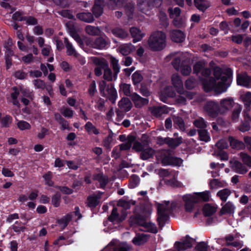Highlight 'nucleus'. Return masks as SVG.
<instances>
[{
	"label": "nucleus",
	"mask_w": 251,
	"mask_h": 251,
	"mask_svg": "<svg viewBox=\"0 0 251 251\" xmlns=\"http://www.w3.org/2000/svg\"><path fill=\"white\" fill-rule=\"evenodd\" d=\"M184 209L187 212H192L204 200V192H194L182 196Z\"/></svg>",
	"instance_id": "f257e3e1"
},
{
	"label": "nucleus",
	"mask_w": 251,
	"mask_h": 251,
	"mask_svg": "<svg viewBox=\"0 0 251 251\" xmlns=\"http://www.w3.org/2000/svg\"><path fill=\"white\" fill-rule=\"evenodd\" d=\"M149 48L153 51L163 50L166 46V36L165 34L160 31L152 32L150 35L148 41Z\"/></svg>",
	"instance_id": "f03ea898"
},
{
	"label": "nucleus",
	"mask_w": 251,
	"mask_h": 251,
	"mask_svg": "<svg viewBox=\"0 0 251 251\" xmlns=\"http://www.w3.org/2000/svg\"><path fill=\"white\" fill-rule=\"evenodd\" d=\"M174 206L170 201H164L162 203L157 204V221L159 226L162 227L167 221L168 215L171 213Z\"/></svg>",
	"instance_id": "7ed1b4c3"
},
{
	"label": "nucleus",
	"mask_w": 251,
	"mask_h": 251,
	"mask_svg": "<svg viewBox=\"0 0 251 251\" xmlns=\"http://www.w3.org/2000/svg\"><path fill=\"white\" fill-rule=\"evenodd\" d=\"M156 158L164 165L180 166L182 160L177 157L172 156L168 151H160L157 152Z\"/></svg>",
	"instance_id": "20e7f679"
},
{
	"label": "nucleus",
	"mask_w": 251,
	"mask_h": 251,
	"mask_svg": "<svg viewBox=\"0 0 251 251\" xmlns=\"http://www.w3.org/2000/svg\"><path fill=\"white\" fill-rule=\"evenodd\" d=\"M209 65L213 70V75L216 80H222V77H227V75H229L228 78H232L233 72L231 68H227L223 70L219 66H213L215 64L213 61L210 62Z\"/></svg>",
	"instance_id": "39448f33"
},
{
	"label": "nucleus",
	"mask_w": 251,
	"mask_h": 251,
	"mask_svg": "<svg viewBox=\"0 0 251 251\" xmlns=\"http://www.w3.org/2000/svg\"><path fill=\"white\" fill-rule=\"evenodd\" d=\"M126 0H110L107 3L109 8L115 9L116 7L124 6L126 14L129 18H132V12L133 6L132 3L129 2L125 4Z\"/></svg>",
	"instance_id": "423d86ee"
},
{
	"label": "nucleus",
	"mask_w": 251,
	"mask_h": 251,
	"mask_svg": "<svg viewBox=\"0 0 251 251\" xmlns=\"http://www.w3.org/2000/svg\"><path fill=\"white\" fill-rule=\"evenodd\" d=\"M227 75V77H222V80L216 83L214 91L216 95H218L226 92L227 89L230 86L232 78H228L229 75Z\"/></svg>",
	"instance_id": "0eeeda50"
},
{
	"label": "nucleus",
	"mask_w": 251,
	"mask_h": 251,
	"mask_svg": "<svg viewBox=\"0 0 251 251\" xmlns=\"http://www.w3.org/2000/svg\"><path fill=\"white\" fill-rule=\"evenodd\" d=\"M91 61L95 65L94 69L95 74L96 76H100L102 75V72L108 65L107 61L103 58L97 57H91Z\"/></svg>",
	"instance_id": "6e6552de"
},
{
	"label": "nucleus",
	"mask_w": 251,
	"mask_h": 251,
	"mask_svg": "<svg viewBox=\"0 0 251 251\" xmlns=\"http://www.w3.org/2000/svg\"><path fill=\"white\" fill-rule=\"evenodd\" d=\"M205 111H206L212 117H216L219 114H221L220 105L214 101H206L205 103Z\"/></svg>",
	"instance_id": "1a4fd4ad"
},
{
	"label": "nucleus",
	"mask_w": 251,
	"mask_h": 251,
	"mask_svg": "<svg viewBox=\"0 0 251 251\" xmlns=\"http://www.w3.org/2000/svg\"><path fill=\"white\" fill-rule=\"evenodd\" d=\"M161 4V0H141L138 3V9L141 13H147L149 8L152 5V6H158Z\"/></svg>",
	"instance_id": "9d476101"
},
{
	"label": "nucleus",
	"mask_w": 251,
	"mask_h": 251,
	"mask_svg": "<svg viewBox=\"0 0 251 251\" xmlns=\"http://www.w3.org/2000/svg\"><path fill=\"white\" fill-rule=\"evenodd\" d=\"M127 214L125 211H122L120 213L118 211L116 207L113 208L111 214L108 217L109 221L114 224H118L125 220Z\"/></svg>",
	"instance_id": "9b49d317"
},
{
	"label": "nucleus",
	"mask_w": 251,
	"mask_h": 251,
	"mask_svg": "<svg viewBox=\"0 0 251 251\" xmlns=\"http://www.w3.org/2000/svg\"><path fill=\"white\" fill-rule=\"evenodd\" d=\"M158 174L162 177H170V179H166L165 182L169 185H175L176 182V175L174 172H169L168 170L160 169L158 171Z\"/></svg>",
	"instance_id": "f8f14e48"
},
{
	"label": "nucleus",
	"mask_w": 251,
	"mask_h": 251,
	"mask_svg": "<svg viewBox=\"0 0 251 251\" xmlns=\"http://www.w3.org/2000/svg\"><path fill=\"white\" fill-rule=\"evenodd\" d=\"M237 84L248 88H251V76L246 73L237 74L236 77Z\"/></svg>",
	"instance_id": "ddd939ff"
},
{
	"label": "nucleus",
	"mask_w": 251,
	"mask_h": 251,
	"mask_svg": "<svg viewBox=\"0 0 251 251\" xmlns=\"http://www.w3.org/2000/svg\"><path fill=\"white\" fill-rule=\"evenodd\" d=\"M231 169L235 173L244 175L248 171L247 167L241 162L238 160L231 161L229 162Z\"/></svg>",
	"instance_id": "4468645a"
},
{
	"label": "nucleus",
	"mask_w": 251,
	"mask_h": 251,
	"mask_svg": "<svg viewBox=\"0 0 251 251\" xmlns=\"http://www.w3.org/2000/svg\"><path fill=\"white\" fill-rule=\"evenodd\" d=\"M102 194L99 191L89 196L87 198V205L91 208L95 207L100 203Z\"/></svg>",
	"instance_id": "2eb2a0df"
},
{
	"label": "nucleus",
	"mask_w": 251,
	"mask_h": 251,
	"mask_svg": "<svg viewBox=\"0 0 251 251\" xmlns=\"http://www.w3.org/2000/svg\"><path fill=\"white\" fill-rule=\"evenodd\" d=\"M131 99L136 107H141L147 104L149 102L148 99L141 97L136 93H133L131 95Z\"/></svg>",
	"instance_id": "dca6fc26"
},
{
	"label": "nucleus",
	"mask_w": 251,
	"mask_h": 251,
	"mask_svg": "<svg viewBox=\"0 0 251 251\" xmlns=\"http://www.w3.org/2000/svg\"><path fill=\"white\" fill-rule=\"evenodd\" d=\"M234 103L233 99L231 97H228L222 99L220 101V108L221 109V114L225 113L231 108Z\"/></svg>",
	"instance_id": "f3484780"
},
{
	"label": "nucleus",
	"mask_w": 251,
	"mask_h": 251,
	"mask_svg": "<svg viewBox=\"0 0 251 251\" xmlns=\"http://www.w3.org/2000/svg\"><path fill=\"white\" fill-rule=\"evenodd\" d=\"M235 207L231 201H228L223 205L222 208L219 212L220 216L224 215H231L234 213Z\"/></svg>",
	"instance_id": "a211bd4d"
},
{
	"label": "nucleus",
	"mask_w": 251,
	"mask_h": 251,
	"mask_svg": "<svg viewBox=\"0 0 251 251\" xmlns=\"http://www.w3.org/2000/svg\"><path fill=\"white\" fill-rule=\"evenodd\" d=\"M129 31L132 38H133V42L134 43H136L141 41L145 35V33L137 27H131L130 28Z\"/></svg>",
	"instance_id": "6ab92c4d"
},
{
	"label": "nucleus",
	"mask_w": 251,
	"mask_h": 251,
	"mask_svg": "<svg viewBox=\"0 0 251 251\" xmlns=\"http://www.w3.org/2000/svg\"><path fill=\"white\" fill-rule=\"evenodd\" d=\"M118 241L114 239L108 244V247L113 246V251H128L130 249L129 246L126 243H123L117 245Z\"/></svg>",
	"instance_id": "aec40b11"
},
{
	"label": "nucleus",
	"mask_w": 251,
	"mask_h": 251,
	"mask_svg": "<svg viewBox=\"0 0 251 251\" xmlns=\"http://www.w3.org/2000/svg\"><path fill=\"white\" fill-rule=\"evenodd\" d=\"M172 83L179 94H181L183 88V83L180 76L174 74L172 76Z\"/></svg>",
	"instance_id": "412c9836"
},
{
	"label": "nucleus",
	"mask_w": 251,
	"mask_h": 251,
	"mask_svg": "<svg viewBox=\"0 0 251 251\" xmlns=\"http://www.w3.org/2000/svg\"><path fill=\"white\" fill-rule=\"evenodd\" d=\"M170 16L171 18L174 19L173 23L176 26H179L181 23L180 21H178L176 19L177 18L181 12V10L179 8L176 7L174 9L170 8L168 9Z\"/></svg>",
	"instance_id": "4be33fe9"
},
{
	"label": "nucleus",
	"mask_w": 251,
	"mask_h": 251,
	"mask_svg": "<svg viewBox=\"0 0 251 251\" xmlns=\"http://www.w3.org/2000/svg\"><path fill=\"white\" fill-rule=\"evenodd\" d=\"M87 44L94 48L102 49L105 47L106 45V42L102 38L99 37L94 41L91 40L88 41Z\"/></svg>",
	"instance_id": "5701e85b"
},
{
	"label": "nucleus",
	"mask_w": 251,
	"mask_h": 251,
	"mask_svg": "<svg viewBox=\"0 0 251 251\" xmlns=\"http://www.w3.org/2000/svg\"><path fill=\"white\" fill-rule=\"evenodd\" d=\"M228 141L230 146L235 150H244L246 148V145L242 141H239L232 136L228 137Z\"/></svg>",
	"instance_id": "b1692460"
},
{
	"label": "nucleus",
	"mask_w": 251,
	"mask_h": 251,
	"mask_svg": "<svg viewBox=\"0 0 251 251\" xmlns=\"http://www.w3.org/2000/svg\"><path fill=\"white\" fill-rule=\"evenodd\" d=\"M170 35L172 41L176 43L182 42L185 38L184 33L179 30H172Z\"/></svg>",
	"instance_id": "393cba45"
},
{
	"label": "nucleus",
	"mask_w": 251,
	"mask_h": 251,
	"mask_svg": "<svg viewBox=\"0 0 251 251\" xmlns=\"http://www.w3.org/2000/svg\"><path fill=\"white\" fill-rule=\"evenodd\" d=\"M194 73L196 74L200 79L202 80L204 76V66L202 61L196 63L193 67Z\"/></svg>",
	"instance_id": "a878e982"
},
{
	"label": "nucleus",
	"mask_w": 251,
	"mask_h": 251,
	"mask_svg": "<svg viewBox=\"0 0 251 251\" xmlns=\"http://www.w3.org/2000/svg\"><path fill=\"white\" fill-rule=\"evenodd\" d=\"M217 80L213 77H210L209 79L205 78V93H208L214 91Z\"/></svg>",
	"instance_id": "bb28decb"
},
{
	"label": "nucleus",
	"mask_w": 251,
	"mask_h": 251,
	"mask_svg": "<svg viewBox=\"0 0 251 251\" xmlns=\"http://www.w3.org/2000/svg\"><path fill=\"white\" fill-rule=\"evenodd\" d=\"M105 93L106 95L103 96L109 99L112 103H115L117 98V93L116 89L112 85L108 86Z\"/></svg>",
	"instance_id": "cd10ccee"
},
{
	"label": "nucleus",
	"mask_w": 251,
	"mask_h": 251,
	"mask_svg": "<svg viewBox=\"0 0 251 251\" xmlns=\"http://www.w3.org/2000/svg\"><path fill=\"white\" fill-rule=\"evenodd\" d=\"M154 153V150L151 147L145 145L140 153V157L143 160H146L151 157Z\"/></svg>",
	"instance_id": "c85d7f7f"
},
{
	"label": "nucleus",
	"mask_w": 251,
	"mask_h": 251,
	"mask_svg": "<svg viewBox=\"0 0 251 251\" xmlns=\"http://www.w3.org/2000/svg\"><path fill=\"white\" fill-rule=\"evenodd\" d=\"M118 105L121 110L127 112L131 108L132 103L129 99L123 98L119 102Z\"/></svg>",
	"instance_id": "c756f323"
},
{
	"label": "nucleus",
	"mask_w": 251,
	"mask_h": 251,
	"mask_svg": "<svg viewBox=\"0 0 251 251\" xmlns=\"http://www.w3.org/2000/svg\"><path fill=\"white\" fill-rule=\"evenodd\" d=\"M134 49V46L131 43H129L122 45L118 48V50L123 55H127L129 54Z\"/></svg>",
	"instance_id": "7c9ffc66"
},
{
	"label": "nucleus",
	"mask_w": 251,
	"mask_h": 251,
	"mask_svg": "<svg viewBox=\"0 0 251 251\" xmlns=\"http://www.w3.org/2000/svg\"><path fill=\"white\" fill-rule=\"evenodd\" d=\"M93 179L98 180L100 182L101 188L104 187L108 182L107 176L100 173L94 175Z\"/></svg>",
	"instance_id": "2f4dec72"
},
{
	"label": "nucleus",
	"mask_w": 251,
	"mask_h": 251,
	"mask_svg": "<svg viewBox=\"0 0 251 251\" xmlns=\"http://www.w3.org/2000/svg\"><path fill=\"white\" fill-rule=\"evenodd\" d=\"M141 226L143 228L141 229L142 230L150 232L153 233H156L157 232V229L156 226L154 224L152 223L144 222L141 224Z\"/></svg>",
	"instance_id": "473e14b6"
},
{
	"label": "nucleus",
	"mask_w": 251,
	"mask_h": 251,
	"mask_svg": "<svg viewBox=\"0 0 251 251\" xmlns=\"http://www.w3.org/2000/svg\"><path fill=\"white\" fill-rule=\"evenodd\" d=\"M65 43L67 49V54L68 55H72L75 57H77L79 54L76 51L73 45L68 42L67 38H65Z\"/></svg>",
	"instance_id": "72a5a7b5"
},
{
	"label": "nucleus",
	"mask_w": 251,
	"mask_h": 251,
	"mask_svg": "<svg viewBox=\"0 0 251 251\" xmlns=\"http://www.w3.org/2000/svg\"><path fill=\"white\" fill-rule=\"evenodd\" d=\"M111 31L113 35L121 39H125L128 36V33L121 28H113Z\"/></svg>",
	"instance_id": "f704fd0d"
},
{
	"label": "nucleus",
	"mask_w": 251,
	"mask_h": 251,
	"mask_svg": "<svg viewBox=\"0 0 251 251\" xmlns=\"http://www.w3.org/2000/svg\"><path fill=\"white\" fill-rule=\"evenodd\" d=\"M77 17L81 21L87 23H92L94 21V18L91 13H80L77 14Z\"/></svg>",
	"instance_id": "c9c22d12"
},
{
	"label": "nucleus",
	"mask_w": 251,
	"mask_h": 251,
	"mask_svg": "<svg viewBox=\"0 0 251 251\" xmlns=\"http://www.w3.org/2000/svg\"><path fill=\"white\" fill-rule=\"evenodd\" d=\"M148 239L147 235L145 234H138L133 239L132 242L136 245H141L146 243Z\"/></svg>",
	"instance_id": "e433bc0d"
},
{
	"label": "nucleus",
	"mask_w": 251,
	"mask_h": 251,
	"mask_svg": "<svg viewBox=\"0 0 251 251\" xmlns=\"http://www.w3.org/2000/svg\"><path fill=\"white\" fill-rule=\"evenodd\" d=\"M182 142V138L181 137L177 138H171L168 137L167 145L169 147L172 149H175L179 146Z\"/></svg>",
	"instance_id": "4c0bfd02"
},
{
	"label": "nucleus",
	"mask_w": 251,
	"mask_h": 251,
	"mask_svg": "<svg viewBox=\"0 0 251 251\" xmlns=\"http://www.w3.org/2000/svg\"><path fill=\"white\" fill-rule=\"evenodd\" d=\"M72 218L71 214H68L60 220H58V223L60 228L62 229H64L68 225L69 222L71 221Z\"/></svg>",
	"instance_id": "58836bf2"
},
{
	"label": "nucleus",
	"mask_w": 251,
	"mask_h": 251,
	"mask_svg": "<svg viewBox=\"0 0 251 251\" xmlns=\"http://www.w3.org/2000/svg\"><path fill=\"white\" fill-rule=\"evenodd\" d=\"M231 191L227 188H225L219 191L217 193V196L220 198L223 202H226L227 197L230 195Z\"/></svg>",
	"instance_id": "ea45409f"
},
{
	"label": "nucleus",
	"mask_w": 251,
	"mask_h": 251,
	"mask_svg": "<svg viewBox=\"0 0 251 251\" xmlns=\"http://www.w3.org/2000/svg\"><path fill=\"white\" fill-rule=\"evenodd\" d=\"M217 206L205 203V217L213 215L217 211Z\"/></svg>",
	"instance_id": "a19ab883"
},
{
	"label": "nucleus",
	"mask_w": 251,
	"mask_h": 251,
	"mask_svg": "<svg viewBox=\"0 0 251 251\" xmlns=\"http://www.w3.org/2000/svg\"><path fill=\"white\" fill-rule=\"evenodd\" d=\"M242 99L246 109L249 110L251 105V92H247L243 95Z\"/></svg>",
	"instance_id": "79ce46f5"
},
{
	"label": "nucleus",
	"mask_w": 251,
	"mask_h": 251,
	"mask_svg": "<svg viewBox=\"0 0 251 251\" xmlns=\"http://www.w3.org/2000/svg\"><path fill=\"white\" fill-rule=\"evenodd\" d=\"M183 75H188L192 71L191 67L185 61H182L181 67L178 70Z\"/></svg>",
	"instance_id": "37998d69"
},
{
	"label": "nucleus",
	"mask_w": 251,
	"mask_h": 251,
	"mask_svg": "<svg viewBox=\"0 0 251 251\" xmlns=\"http://www.w3.org/2000/svg\"><path fill=\"white\" fill-rule=\"evenodd\" d=\"M85 130L89 133H93L96 135L99 134V130L90 122H88L85 125Z\"/></svg>",
	"instance_id": "c03bdc74"
},
{
	"label": "nucleus",
	"mask_w": 251,
	"mask_h": 251,
	"mask_svg": "<svg viewBox=\"0 0 251 251\" xmlns=\"http://www.w3.org/2000/svg\"><path fill=\"white\" fill-rule=\"evenodd\" d=\"M183 58V55L179 54L172 61V65L176 70L178 71L179 70L182 62L184 61Z\"/></svg>",
	"instance_id": "a18cd8bd"
},
{
	"label": "nucleus",
	"mask_w": 251,
	"mask_h": 251,
	"mask_svg": "<svg viewBox=\"0 0 251 251\" xmlns=\"http://www.w3.org/2000/svg\"><path fill=\"white\" fill-rule=\"evenodd\" d=\"M240 157L244 165L251 167V156L250 155L247 153L241 152L240 153Z\"/></svg>",
	"instance_id": "49530a36"
},
{
	"label": "nucleus",
	"mask_w": 251,
	"mask_h": 251,
	"mask_svg": "<svg viewBox=\"0 0 251 251\" xmlns=\"http://www.w3.org/2000/svg\"><path fill=\"white\" fill-rule=\"evenodd\" d=\"M166 112V106L154 107L151 110L152 114L156 116L159 117L162 116V114Z\"/></svg>",
	"instance_id": "de8ad7c7"
},
{
	"label": "nucleus",
	"mask_w": 251,
	"mask_h": 251,
	"mask_svg": "<svg viewBox=\"0 0 251 251\" xmlns=\"http://www.w3.org/2000/svg\"><path fill=\"white\" fill-rule=\"evenodd\" d=\"M131 85L126 83H122L120 85V91H122L126 96L130 97L132 93L130 92Z\"/></svg>",
	"instance_id": "09e8293b"
},
{
	"label": "nucleus",
	"mask_w": 251,
	"mask_h": 251,
	"mask_svg": "<svg viewBox=\"0 0 251 251\" xmlns=\"http://www.w3.org/2000/svg\"><path fill=\"white\" fill-rule=\"evenodd\" d=\"M113 133L111 130H110L108 135L103 140V145L106 148H110L113 142Z\"/></svg>",
	"instance_id": "8fccbe9b"
},
{
	"label": "nucleus",
	"mask_w": 251,
	"mask_h": 251,
	"mask_svg": "<svg viewBox=\"0 0 251 251\" xmlns=\"http://www.w3.org/2000/svg\"><path fill=\"white\" fill-rule=\"evenodd\" d=\"M134 140V138L132 136L128 137L127 140L120 146L121 150H126L130 148L132 145V143Z\"/></svg>",
	"instance_id": "3c124183"
},
{
	"label": "nucleus",
	"mask_w": 251,
	"mask_h": 251,
	"mask_svg": "<svg viewBox=\"0 0 251 251\" xmlns=\"http://www.w3.org/2000/svg\"><path fill=\"white\" fill-rule=\"evenodd\" d=\"M85 30L88 34L91 35H97L100 32L99 28L91 25H87L86 27Z\"/></svg>",
	"instance_id": "603ef678"
},
{
	"label": "nucleus",
	"mask_w": 251,
	"mask_h": 251,
	"mask_svg": "<svg viewBox=\"0 0 251 251\" xmlns=\"http://www.w3.org/2000/svg\"><path fill=\"white\" fill-rule=\"evenodd\" d=\"M173 121L175 126H177L182 130L184 129V123L182 118L178 117H174Z\"/></svg>",
	"instance_id": "864d4df0"
},
{
	"label": "nucleus",
	"mask_w": 251,
	"mask_h": 251,
	"mask_svg": "<svg viewBox=\"0 0 251 251\" xmlns=\"http://www.w3.org/2000/svg\"><path fill=\"white\" fill-rule=\"evenodd\" d=\"M25 21V24L28 25H34L37 24V20L33 16H24V20Z\"/></svg>",
	"instance_id": "5fc2aeb1"
},
{
	"label": "nucleus",
	"mask_w": 251,
	"mask_h": 251,
	"mask_svg": "<svg viewBox=\"0 0 251 251\" xmlns=\"http://www.w3.org/2000/svg\"><path fill=\"white\" fill-rule=\"evenodd\" d=\"M103 12V9L101 6L96 3L93 8V13L94 15L96 17H98L100 16Z\"/></svg>",
	"instance_id": "6e6d98bb"
},
{
	"label": "nucleus",
	"mask_w": 251,
	"mask_h": 251,
	"mask_svg": "<svg viewBox=\"0 0 251 251\" xmlns=\"http://www.w3.org/2000/svg\"><path fill=\"white\" fill-rule=\"evenodd\" d=\"M209 185L210 189H213L218 187H223L222 182L219 181L217 179H212L209 182Z\"/></svg>",
	"instance_id": "4d7b16f0"
},
{
	"label": "nucleus",
	"mask_w": 251,
	"mask_h": 251,
	"mask_svg": "<svg viewBox=\"0 0 251 251\" xmlns=\"http://www.w3.org/2000/svg\"><path fill=\"white\" fill-rule=\"evenodd\" d=\"M17 125L18 128L22 130L29 129L31 128L30 124L24 121H18Z\"/></svg>",
	"instance_id": "13d9d810"
},
{
	"label": "nucleus",
	"mask_w": 251,
	"mask_h": 251,
	"mask_svg": "<svg viewBox=\"0 0 251 251\" xmlns=\"http://www.w3.org/2000/svg\"><path fill=\"white\" fill-rule=\"evenodd\" d=\"M132 79L133 84H137L142 80L143 76L139 72H136L132 75Z\"/></svg>",
	"instance_id": "bf43d9fd"
},
{
	"label": "nucleus",
	"mask_w": 251,
	"mask_h": 251,
	"mask_svg": "<svg viewBox=\"0 0 251 251\" xmlns=\"http://www.w3.org/2000/svg\"><path fill=\"white\" fill-rule=\"evenodd\" d=\"M103 78L105 80L107 81H111L112 80L113 76L112 73L108 65L106 69L103 71Z\"/></svg>",
	"instance_id": "052dcab7"
},
{
	"label": "nucleus",
	"mask_w": 251,
	"mask_h": 251,
	"mask_svg": "<svg viewBox=\"0 0 251 251\" xmlns=\"http://www.w3.org/2000/svg\"><path fill=\"white\" fill-rule=\"evenodd\" d=\"M231 40L237 44H241L243 41V35L242 34L233 35L230 37Z\"/></svg>",
	"instance_id": "680f3d73"
},
{
	"label": "nucleus",
	"mask_w": 251,
	"mask_h": 251,
	"mask_svg": "<svg viewBox=\"0 0 251 251\" xmlns=\"http://www.w3.org/2000/svg\"><path fill=\"white\" fill-rule=\"evenodd\" d=\"M52 176V174L51 172H48L43 176L46 184L50 186H52L53 184V181L51 180Z\"/></svg>",
	"instance_id": "e2e57ef3"
},
{
	"label": "nucleus",
	"mask_w": 251,
	"mask_h": 251,
	"mask_svg": "<svg viewBox=\"0 0 251 251\" xmlns=\"http://www.w3.org/2000/svg\"><path fill=\"white\" fill-rule=\"evenodd\" d=\"M220 29L224 31L225 34H227L229 30V26L228 23L226 21H223L219 25Z\"/></svg>",
	"instance_id": "0e129e2a"
},
{
	"label": "nucleus",
	"mask_w": 251,
	"mask_h": 251,
	"mask_svg": "<svg viewBox=\"0 0 251 251\" xmlns=\"http://www.w3.org/2000/svg\"><path fill=\"white\" fill-rule=\"evenodd\" d=\"M61 113L66 117L72 118L74 115V111L70 108H64L61 110Z\"/></svg>",
	"instance_id": "69168bd1"
},
{
	"label": "nucleus",
	"mask_w": 251,
	"mask_h": 251,
	"mask_svg": "<svg viewBox=\"0 0 251 251\" xmlns=\"http://www.w3.org/2000/svg\"><path fill=\"white\" fill-rule=\"evenodd\" d=\"M12 122V118L10 116H6L1 120V124L3 126L7 127L9 126Z\"/></svg>",
	"instance_id": "338daca9"
},
{
	"label": "nucleus",
	"mask_w": 251,
	"mask_h": 251,
	"mask_svg": "<svg viewBox=\"0 0 251 251\" xmlns=\"http://www.w3.org/2000/svg\"><path fill=\"white\" fill-rule=\"evenodd\" d=\"M33 83L35 88L37 89H43L45 87L44 82L41 79H35L33 80Z\"/></svg>",
	"instance_id": "774afa93"
}]
</instances>
